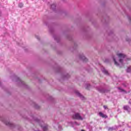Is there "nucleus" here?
<instances>
[{
  "instance_id": "f257e3e1",
  "label": "nucleus",
  "mask_w": 131,
  "mask_h": 131,
  "mask_svg": "<svg viewBox=\"0 0 131 131\" xmlns=\"http://www.w3.org/2000/svg\"><path fill=\"white\" fill-rule=\"evenodd\" d=\"M117 56L120 59H119L120 63H121V64H122V61L123 60V59H125V58H126V56H125V55L122 53L117 54Z\"/></svg>"
},
{
  "instance_id": "f03ea898",
  "label": "nucleus",
  "mask_w": 131,
  "mask_h": 131,
  "mask_svg": "<svg viewBox=\"0 0 131 131\" xmlns=\"http://www.w3.org/2000/svg\"><path fill=\"white\" fill-rule=\"evenodd\" d=\"M73 118L74 119H78V120H82L83 118L80 116V115L78 113H76L73 116Z\"/></svg>"
},
{
  "instance_id": "7ed1b4c3",
  "label": "nucleus",
  "mask_w": 131,
  "mask_h": 131,
  "mask_svg": "<svg viewBox=\"0 0 131 131\" xmlns=\"http://www.w3.org/2000/svg\"><path fill=\"white\" fill-rule=\"evenodd\" d=\"M2 121L6 125H8V126H13V123L12 122L7 121L6 119H3L2 120Z\"/></svg>"
},
{
  "instance_id": "20e7f679",
  "label": "nucleus",
  "mask_w": 131,
  "mask_h": 131,
  "mask_svg": "<svg viewBox=\"0 0 131 131\" xmlns=\"http://www.w3.org/2000/svg\"><path fill=\"white\" fill-rule=\"evenodd\" d=\"M75 93L76 94V95L78 96V97H79V98H80V99H81V100H84V97H83V96H82L79 93V92H78V91H77V90L75 91Z\"/></svg>"
},
{
  "instance_id": "39448f33",
  "label": "nucleus",
  "mask_w": 131,
  "mask_h": 131,
  "mask_svg": "<svg viewBox=\"0 0 131 131\" xmlns=\"http://www.w3.org/2000/svg\"><path fill=\"white\" fill-rule=\"evenodd\" d=\"M99 115L100 116V117H102V118H107V117H108L107 115L103 114L102 112H99Z\"/></svg>"
},
{
  "instance_id": "423d86ee",
  "label": "nucleus",
  "mask_w": 131,
  "mask_h": 131,
  "mask_svg": "<svg viewBox=\"0 0 131 131\" xmlns=\"http://www.w3.org/2000/svg\"><path fill=\"white\" fill-rule=\"evenodd\" d=\"M123 109L124 110H126V111H128V112H129V111H130L131 109L129 107V106H128V105H125L123 106Z\"/></svg>"
},
{
  "instance_id": "0eeeda50",
  "label": "nucleus",
  "mask_w": 131,
  "mask_h": 131,
  "mask_svg": "<svg viewBox=\"0 0 131 131\" xmlns=\"http://www.w3.org/2000/svg\"><path fill=\"white\" fill-rule=\"evenodd\" d=\"M118 89L119 90V92H120L121 93H126L124 90L121 89V88H118Z\"/></svg>"
},
{
  "instance_id": "6e6552de",
  "label": "nucleus",
  "mask_w": 131,
  "mask_h": 131,
  "mask_svg": "<svg viewBox=\"0 0 131 131\" xmlns=\"http://www.w3.org/2000/svg\"><path fill=\"white\" fill-rule=\"evenodd\" d=\"M116 129H117V127H112L108 128V130H111V131L116 130Z\"/></svg>"
},
{
  "instance_id": "1a4fd4ad",
  "label": "nucleus",
  "mask_w": 131,
  "mask_h": 131,
  "mask_svg": "<svg viewBox=\"0 0 131 131\" xmlns=\"http://www.w3.org/2000/svg\"><path fill=\"white\" fill-rule=\"evenodd\" d=\"M102 72H103V73H104V74H106V75H108V74H109L108 71L106 70H105V69H103L102 70Z\"/></svg>"
},
{
  "instance_id": "9d476101",
  "label": "nucleus",
  "mask_w": 131,
  "mask_h": 131,
  "mask_svg": "<svg viewBox=\"0 0 131 131\" xmlns=\"http://www.w3.org/2000/svg\"><path fill=\"white\" fill-rule=\"evenodd\" d=\"M97 90L100 93H104V90L103 89H102L98 88Z\"/></svg>"
},
{
  "instance_id": "9b49d317",
  "label": "nucleus",
  "mask_w": 131,
  "mask_h": 131,
  "mask_svg": "<svg viewBox=\"0 0 131 131\" xmlns=\"http://www.w3.org/2000/svg\"><path fill=\"white\" fill-rule=\"evenodd\" d=\"M127 72H131V67H128L127 69Z\"/></svg>"
},
{
  "instance_id": "f8f14e48",
  "label": "nucleus",
  "mask_w": 131,
  "mask_h": 131,
  "mask_svg": "<svg viewBox=\"0 0 131 131\" xmlns=\"http://www.w3.org/2000/svg\"><path fill=\"white\" fill-rule=\"evenodd\" d=\"M80 124L79 123H77V122H74V125H79Z\"/></svg>"
},
{
  "instance_id": "ddd939ff",
  "label": "nucleus",
  "mask_w": 131,
  "mask_h": 131,
  "mask_svg": "<svg viewBox=\"0 0 131 131\" xmlns=\"http://www.w3.org/2000/svg\"><path fill=\"white\" fill-rule=\"evenodd\" d=\"M91 86V85H90V84H88V85H87L86 86H85V88H86V89H87V90H89V89H90V87Z\"/></svg>"
},
{
  "instance_id": "4468645a",
  "label": "nucleus",
  "mask_w": 131,
  "mask_h": 131,
  "mask_svg": "<svg viewBox=\"0 0 131 131\" xmlns=\"http://www.w3.org/2000/svg\"><path fill=\"white\" fill-rule=\"evenodd\" d=\"M114 61L115 62V65L118 66V63H117V62H116V60H115V58H114Z\"/></svg>"
},
{
  "instance_id": "2eb2a0df",
  "label": "nucleus",
  "mask_w": 131,
  "mask_h": 131,
  "mask_svg": "<svg viewBox=\"0 0 131 131\" xmlns=\"http://www.w3.org/2000/svg\"><path fill=\"white\" fill-rule=\"evenodd\" d=\"M51 8L52 9H54V8H56V5L55 4H53L52 5H51Z\"/></svg>"
},
{
  "instance_id": "dca6fc26",
  "label": "nucleus",
  "mask_w": 131,
  "mask_h": 131,
  "mask_svg": "<svg viewBox=\"0 0 131 131\" xmlns=\"http://www.w3.org/2000/svg\"><path fill=\"white\" fill-rule=\"evenodd\" d=\"M61 129H62V126H58V130H61Z\"/></svg>"
},
{
  "instance_id": "f3484780",
  "label": "nucleus",
  "mask_w": 131,
  "mask_h": 131,
  "mask_svg": "<svg viewBox=\"0 0 131 131\" xmlns=\"http://www.w3.org/2000/svg\"><path fill=\"white\" fill-rule=\"evenodd\" d=\"M19 7H20V8H22V7H23V4L22 3L19 4Z\"/></svg>"
},
{
  "instance_id": "a211bd4d",
  "label": "nucleus",
  "mask_w": 131,
  "mask_h": 131,
  "mask_svg": "<svg viewBox=\"0 0 131 131\" xmlns=\"http://www.w3.org/2000/svg\"><path fill=\"white\" fill-rule=\"evenodd\" d=\"M103 107L104 108V109H106L107 108V106L104 105V106H103Z\"/></svg>"
},
{
  "instance_id": "6ab92c4d",
  "label": "nucleus",
  "mask_w": 131,
  "mask_h": 131,
  "mask_svg": "<svg viewBox=\"0 0 131 131\" xmlns=\"http://www.w3.org/2000/svg\"><path fill=\"white\" fill-rule=\"evenodd\" d=\"M123 85H124V86H125V85H124V84H123Z\"/></svg>"
},
{
  "instance_id": "aec40b11",
  "label": "nucleus",
  "mask_w": 131,
  "mask_h": 131,
  "mask_svg": "<svg viewBox=\"0 0 131 131\" xmlns=\"http://www.w3.org/2000/svg\"><path fill=\"white\" fill-rule=\"evenodd\" d=\"M120 131H122V130H120Z\"/></svg>"
}]
</instances>
